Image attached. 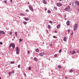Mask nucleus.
Instances as JSON below:
<instances>
[{
    "mask_svg": "<svg viewBox=\"0 0 79 79\" xmlns=\"http://www.w3.org/2000/svg\"><path fill=\"white\" fill-rule=\"evenodd\" d=\"M64 10L66 11H68V12H69L71 11V9H70V6H69L66 8L64 9Z\"/></svg>",
    "mask_w": 79,
    "mask_h": 79,
    "instance_id": "obj_1",
    "label": "nucleus"
},
{
    "mask_svg": "<svg viewBox=\"0 0 79 79\" xmlns=\"http://www.w3.org/2000/svg\"><path fill=\"white\" fill-rule=\"evenodd\" d=\"M11 47H12L13 49H15V44L14 43L11 44L10 45V48H11Z\"/></svg>",
    "mask_w": 79,
    "mask_h": 79,
    "instance_id": "obj_2",
    "label": "nucleus"
},
{
    "mask_svg": "<svg viewBox=\"0 0 79 79\" xmlns=\"http://www.w3.org/2000/svg\"><path fill=\"white\" fill-rule=\"evenodd\" d=\"M16 52V53L17 55L19 53V48L18 47H16L15 48Z\"/></svg>",
    "mask_w": 79,
    "mask_h": 79,
    "instance_id": "obj_3",
    "label": "nucleus"
},
{
    "mask_svg": "<svg viewBox=\"0 0 79 79\" xmlns=\"http://www.w3.org/2000/svg\"><path fill=\"white\" fill-rule=\"evenodd\" d=\"M77 24H76L75 25L74 27V31H76V29H77Z\"/></svg>",
    "mask_w": 79,
    "mask_h": 79,
    "instance_id": "obj_4",
    "label": "nucleus"
},
{
    "mask_svg": "<svg viewBox=\"0 0 79 79\" xmlns=\"http://www.w3.org/2000/svg\"><path fill=\"white\" fill-rule=\"evenodd\" d=\"M56 5L57 6H62V4L60 3H56Z\"/></svg>",
    "mask_w": 79,
    "mask_h": 79,
    "instance_id": "obj_5",
    "label": "nucleus"
},
{
    "mask_svg": "<svg viewBox=\"0 0 79 79\" xmlns=\"http://www.w3.org/2000/svg\"><path fill=\"white\" fill-rule=\"evenodd\" d=\"M76 2H73V6H74V7H75L76 6Z\"/></svg>",
    "mask_w": 79,
    "mask_h": 79,
    "instance_id": "obj_6",
    "label": "nucleus"
},
{
    "mask_svg": "<svg viewBox=\"0 0 79 79\" xmlns=\"http://www.w3.org/2000/svg\"><path fill=\"white\" fill-rule=\"evenodd\" d=\"M29 8L31 11H34V10L33 9V8H32V6H29Z\"/></svg>",
    "mask_w": 79,
    "mask_h": 79,
    "instance_id": "obj_7",
    "label": "nucleus"
},
{
    "mask_svg": "<svg viewBox=\"0 0 79 79\" xmlns=\"http://www.w3.org/2000/svg\"><path fill=\"white\" fill-rule=\"evenodd\" d=\"M44 52H41L39 54V55L40 56H44Z\"/></svg>",
    "mask_w": 79,
    "mask_h": 79,
    "instance_id": "obj_8",
    "label": "nucleus"
},
{
    "mask_svg": "<svg viewBox=\"0 0 79 79\" xmlns=\"http://www.w3.org/2000/svg\"><path fill=\"white\" fill-rule=\"evenodd\" d=\"M60 26H61V24H59L56 27L57 28V29H59V28H60Z\"/></svg>",
    "mask_w": 79,
    "mask_h": 79,
    "instance_id": "obj_9",
    "label": "nucleus"
},
{
    "mask_svg": "<svg viewBox=\"0 0 79 79\" xmlns=\"http://www.w3.org/2000/svg\"><path fill=\"white\" fill-rule=\"evenodd\" d=\"M0 34H5V32L3 31H0Z\"/></svg>",
    "mask_w": 79,
    "mask_h": 79,
    "instance_id": "obj_10",
    "label": "nucleus"
},
{
    "mask_svg": "<svg viewBox=\"0 0 79 79\" xmlns=\"http://www.w3.org/2000/svg\"><path fill=\"white\" fill-rule=\"evenodd\" d=\"M77 4V6H79V2L77 1H75Z\"/></svg>",
    "mask_w": 79,
    "mask_h": 79,
    "instance_id": "obj_11",
    "label": "nucleus"
},
{
    "mask_svg": "<svg viewBox=\"0 0 79 79\" xmlns=\"http://www.w3.org/2000/svg\"><path fill=\"white\" fill-rule=\"evenodd\" d=\"M67 25V26H69V21H68L66 23Z\"/></svg>",
    "mask_w": 79,
    "mask_h": 79,
    "instance_id": "obj_12",
    "label": "nucleus"
},
{
    "mask_svg": "<svg viewBox=\"0 0 79 79\" xmlns=\"http://www.w3.org/2000/svg\"><path fill=\"white\" fill-rule=\"evenodd\" d=\"M20 16H25V15L23 13H20Z\"/></svg>",
    "mask_w": 79,
    "mask_h": 79,
    "instance_id": "obj_13",
    "label": "nucleus"
},
{
    "mask_svg": "<svg viewBox=\"0 0 79 79\" xmlns=\"http://www.w3.org/2000/svg\"><path fill=\"white\" fill-rule=\"evenodd\" d=\"M15 36L16 37H17L18 36V33H17V32L16 31H15Z\"/></svg>",
    "mask_w": 79,
    "mask_h": 79,
    "instance_id": "obj_14",
    "label": "nucleus"
},
{
    "mask_svg": "<svg viewBox=\"0 0 79 79\" xmlns=\"http://www.w3.org/2000/svg\"><path fill=\"white\" fill-rule=\"evenodd\" d=\"M64 41L65 42L66 41V37H64Z\"/></svg>",
    "mask_w": 79,
    "mask_h": 79,
    "instance_id": "obj_15",
    "label": "nucleus"
},
{
    "mask_svg": "<svg viewBox=\"0 0 79 79\" xmlns=\"http://www.w3.org/2000/svg\"><path fill=\"white\" fill-rule=\"evenodd\" d=\"M43 3L44 4H46V3H47V2H45V0H43Z\"/></svg>",
    "mask_w": 79,
    "mask_h": 79,
    "instance_id": "obj_16",
    "label": "nucleus"
},
{
    "mask_svg": "<svg viewBox=\"0 0 79 79\" xmlns=\"http://www.w3.org/2000/svg\"><path fill=\"white\" fill-rule=\"evenodd\" d=\"M24 19L26 21H28L29 20V18H25Z\"/></svg>",
    "mask_w": 79,
    "mask_h": 79,
    "instance_id": "obj_17",
    "label": "nucleus"
},
{
    "mask_svg": "<svg viewBox=\"0 0 79 79\" xmlns=\"http://www.w3.org/2000/svg\"><path fill=\"white\" fill-rule=\"evenodd\" d=\"M15 73V70H12V71L11 72V74H14Z\"/></svg>",
    "mask_w": 79,
    "mask_h": 79,
    "instance_id": "obj_18",
    "label": "nucleus"
},
{
    "mask_svg": "<svg viewBox=\"0 0 79 79\" xmlns=\"http://www.w3.org/2000/svg\"><path fill=\"white\" fill-rule=\"evenodd\" d=\"M35 51L36 52H38L39 51V50L38 49H36Z\"/></svg>",
    "mask_w": 79,
    "mask_h": 79,
    "instance_id": "obj_19",
    "label": "nucleus"
},
{
    "mask_svg": "<svg viewBox=\"0 0 79 79\" xmlns=\"http://www.w3.org/2000/svg\"><path fill=\"white\" fill-rule=\"evenodd\" d=\"M58 68H61L62 67L61 66V65H58Z\"/></svg>",
    "mask_w": 79,
    "mask_h": 79,
    "instance_id": "obj_20",
    "label": "nucleus"
},
{
    "mask_svg": "<svg viewBox=\"0 0 79 79\" xmlns=\"http://www.w3.org/2000/svg\"><path fill=\"white\" fill-rule=\"evenodd\" d=\"M23 23L24 24H27V22L24 21L23 22Z\"/></svg>",
    "mask_w": 79,
    "mask_h": 79,
    "instance_id": "obj_21",
    "label": "nucleus"
},
{
    "mask_svg": "<svg viewBox=\"0 0 79 79\" xmlns=\"http://www.w3.org/2000/svg\"><path fill=\"white\" fill-rule=\"evenodd\" d=\"M48 29H50V28H51V27L50 26V25H48Z\"/></svg>",
    "mask_w": 79,
    "mask_h": 79,
    "instance_id": "obj_22",
    "label": "nucleus"
},
{
    "mask_svg": "<svg viewBox=\"0 0 79 79\" xmlns=\"http://www.w3.org/2000/svg\"><path fill=\"white\" fill-rule=\"evenodd\" d=\"M62 49H60V50L59 51V53H61V52H62Z\"/></svg>",
    "mask_w": 79,
    "mask_h": 79,
    "instance_id": "obj_23",
    "label": "nucleus"
},
{
    "mask_svg": "<svg viewBox=\"0 0 79 79\" xmlns=\"http://www.w3.org/2000/svg\"><path fill=\"white\" fill-rule=\"evenodd\" d=\"M19 41H20V42H22V41H23V40H22V39H21V38H20L19 39Z\"/></svg>",
    "mask_w": 79,
    "mask_h": 79,
    "instance_id": "obj_24",
    "label": "nucleus"
},
{
    "mask_svg": "<svg viewBox=\"0 0 79 79\" xmlns=\"http://www.w3.org/2000/svg\"><path fill=\"white\" fill-rule=\"evenodd\" d=\"M53 38H54V39H56L57 38V37L55 36H53Z\"/></svg>",
    "mask_w": 79,
    "mask_h": 79,
    "instance_id": "obj_25",
    "label": "nucleus"
},
{
    "mask_svg": "<svg viewBox=\"0 0 79 79\" xmlns=\"http://www.w3.org/2000/svg\"><path fill=\"white\" fill-rule=\"evenodd\" d=\"M10 35H12L13 34V32L11 31L10 32Z\"/></svg>",
    "mask_w": 79,
    "mask_h": 79,
    "instance_id": "obj_26",
    "label": "nucleus"
},
{
    "mask_svg": "<svg viewBox=\"0 0 79 79\" xmlns=\"http://www.w3.org/2000/svg\"><path fill=\"white\" fill-rule=\"evenodd\" d=\"M75 53V51H73L72 53V55H74Z\"/></svg>",
    "mask_w": 79,
    "mask_h": 79,
    "instance_id": "obj_27",
    "label": "nucleus"
},
{
    "mask_svg": "<svg viewBox=\"0 0 79 79\" xmlns=\"http://www.w3.org/2000/svg\"><path fill=\"white\" fill-rule=\"evenodd\" d=\"M10 63L11 64H14V63H15V62L14 61H11Z\"/></svg>",
    "mask_w": 79,
    "mask_h": 79,
    "instance_id": "obj_28",
    "label": "nucleus"
},
{
    "mask_svg": "<svg viewBox=\"0 0 79 79\" xmlns=\"http://www.w3.org/2000/svg\"><path fill=\"white\" fill-rule=\"evenodd\" d=\"M68 33H69V32H70V29H68Z\"/></svg>",
    "mask_w": 79,
    "mask_h": 79,
    "instance_id": "obj_29",
    "label": "nucleus"
},
{
    "mask_svg": "<svg viewBox=\"0 0 79 79\" xmlns=\"http://www.w3.org/2000/svg\"><path fill=\"white\" fill-rule=\"evenodd\" d=\"M70 73H73V70H70Z\"/></svg>",
    "mask_w": 79,
    "mask_h": 79,
    "instance_id": "obj_30",
    "label": "nucleus"
},
{
    "mask_svg": "<svg viewBox=\"0 0 79 79\" xmlns=\"http://www.w3.org/2000/svg\"><path fill=\"white\" fill-rule=\"evenodd\" d=\"M73 34H74V33H73V31H72L71 34V35H73Z\"/></svg>",
    "mask_w": 79,
    "mask_h": 79,
    "instance_id": "obj_31",
    "label": "nucleus"
},
{
    "mask_svg": "<svg viewBox=\"0 0 79 79\" xmlns=\"http://www.w3.org/2000/svg\"><path fill=\"white\" fill-rule=\"evenodd\" d=\"M34 60H35V61H37V58H35V57L34 58Z\"/></svg>",
    "mask_w": 79,
    "mask_h": 79,
    "instance_id": "obj_32",
    "label": "nucleus"
},
{
    "mask_svg": "<svg viewBox=\"0 0 79 79\" xmlns=\"http://www.w3.org/2000/svg\"><path fill=\"white\" fill-rule=\"evenodd\" d=\"M50 12L51 13V11H50V10H48V13H50Z\"/></svg>",
    "mask_w": 79,
    "mask_h": 79,
    "instance_id": "obj_33",
    "label": "nucleus"
},
{
    "mask_svg": "<svg viewBox=\"0 0 79 79\" xmlns=\"http://www.w3.org/2000/svg\"><path fill=\"white\" fill-rule=\"evenodd\" d=\"M49 23H50L51 24H52V23H53V22H52V21H49Z\"/></svg>",
    "mask_w": 79,
    "mask_h": 79,
    "instance_id": "obj_34",
    "label": "nucleus"
},
{
    "mask_svg": "<svg viewBox=\"0 0 79 79\" xmlns=\"http://www.w3.org/2000/svg\"><path fill=\"white\" fill-rule=\"evenodd\" d=\"M28 69H29V70L30 71H31V67H29L28 68Z\"/></svg>",
    "mask_w": 79,
    "mask_h": 79,
    "instance_id": "obj_35",
    "label": "nucleus"
},
{
    "mask_svg": "<svg viewBox=\"0 0 79 79\" xmlns=\"http://www.w3.org/2000/svg\"><path fill=\"white\" fill-rule=\"evenodd\" d=\"M54 56V57H56V56H57V54H55Z\"/></svg>",
    "mask_w": 79,
    "mask_h": 79,
    "instance_id": "obj_36",
    "label": "nucleus"
},
{
    "mask_svg": "<svg viewBox=\"0 0 79 79\" xmlns=\"http://www.w3.org/2000/svg\"><path fill=\"white\" fill-rule=\"evenodd\" d=\"M54 8L55 10H57V7H54Z\"/></svg>",
    "mask_w": 79,
    "mask_h": 79,
    "instance_id": "obj_37",
    "label": "nucleus"
},
{
    "mask_svg": "<svg viewBox=\"0 0 79 79\" xmlns=\"http://www.w3.org/2000/svg\"><path fill=\"white\" fill-rule=\"evenodd\" d=\"M10 74H11V72H9L8 73V74L9 75V76H10Z\"/></svg>",
    "mask_w": 79,
    "mask_h": 79,
    "instance_id": "obj_38",
    "label": "nucleus"
},
{
    "mask_svg": "<svg viewBox=\"0 0 79 79\" xmlns=\"http://www.w3.org/2000/svg\"><path fill=\"white\" fill-rule=\"evenodd\" d=\"M26 12H29V10L28 9H27L26 10Z\"/></svg>",
    "mask_w": 79,
    "mask_h": 79,
    "instance_id": "obj_39",
    "label": "nucleus"
},
{
    "mask_svg": "<svg viewBox=\"0 0 79 79\" xmlns=\"http://www.w3.org/2000/svg\"><path fill=\"white\" fill-rule=\"evenodd\" d=\"M18 67L19 68H20V65H19L18 66Z\"/></svg>",
    "mask_w": 79,
    "mask_h": 79,
    "instance_id": "obj_40",
    "label": "nucleus"
},
{
    "mask_svg": "<svg viewBox=\"0 0 79 79\" xmlns=\"http://www.w3.org/2000/svg\"><path fill=\"white\" fill-rule=\"evenodd\" d=\"M2 42H0V44L2 45Z\"/></svg>",
    "mask_w": 79,
    "mask_h": 79,
    "instance_id": "obj_41",
    "label": "nucleus"
},
{
    "mask_svg": "<svg viewBox=\"0 0 79 79\" xmlns=\"http://www.w3.org/2000/svg\"><path fill=\"white\" fill-rule=\"evenodd\" d=\"M27 52H28V54H29V53H30V51H28Z\"/></svg>",
    "mask_w": 79,
    "mask_h": 79,
    "instance_id": "obj_42",
    "label": "nucleus"
},
{
    "mask_svg": "<svg viewBox=\"0 0 79 79\" xmlns=\"http://www.w3.org/2000/svg\"><path fill=\"white\" fill-rule=\"evenodd\" d=\"M23 74H24V76H25V77H26V73H24Z\"/></svg>",
    "mask_w": 79,
    "mask_h": 79,
    "instance_id": "obj_43",
    "label": "nucleus"
},
{
    "mask_svg": "<svg viewBox=\"0 0 79 79\" xmlns=\"http://www.w3.org/2000/svg\"><path fill=\"white\" fill-rule=\"evenodd\" d=\"M50 46H51V47H52V46H53V44H50Z\"/></svg>",
    "mask_w": 79,
    "mask_h": 79,
    "instance_id": "obj_44",
    "label": "nucleus"
},
{
    "mask_svg": "<svg viewBox=\"0 0 79 79\" xmlns=\"http://www.w3.org/2000/svg\"><path fill=\"white\" fill-rule=\"evenodd\" d=\"M4 3H6V1H4Z\"/></svg>",
    "mask_w": 79,
    "mask_h": 79,
    "instance_id": "obj_45",
    "label": "nucleus"
},
{
    "mask_svg": "<svg viewBox=\"0 0 79 79\" xmlns=\"http://www.w3.org/2000/svg\"><path fill=\"white\" fill-rule=\"evenodd\" d=\"M65 78L66 79H67V76H66L65 77Z\"/></svg>",
    "mask_w": 79,
    "mask_h": 79,
    "instance_id": "obj_46",
    "label": "nucleus"
},
{
    "mask_svg": "<svg viewBox=\"0 0 79 79\" xmlns=\"http://www.w3.org/2000/svg\"><path fill=\"white\" fill-rule=\"evenodd\" d=\"M55 33H56L57 32V31H55Z\"/></svg>",
    "mask_w": 79,
    "mask_h": 79,
    "instance_id": "obj_47",
    "label": "nucleus"
},
{
    "mask_svg": "<svg viewBox=\"0 0 79 79\" xmlns=\"http://www.w3.org/2000/svg\"><path fill=\"white\" fill-rule=\"evenodd\" d=\"M77 53H79V51H77Z\"/></svg>",
    "mask_w": 79,
    "mask_h": 79,
    "instance_id": "obj_48",
    "label": "nucleus"
},
{
    "mask_svg": "<svg viewBox=\"0 0 79 79\" xmlns=\"http://www.w3.org/2000/svg\"><path fill=\"white\" fill-rule=\"evenodd\" d=\"M27 3V4H28V5H29V2H28Z\"/></svg>",
    "mask_w": 79,
    "mask_h": 79,
    "instance_id": "obj_49",
    "label": "nucleus"
},
{
    "mask_svg": "<svg viewBox=\"0 0 79 79\" xmlns=\"http://www.w3.org/2000/svg\"><path fill=\"white\" fill-rule=\"evenodd\" d=\"M46 31H47V32L48 33V31L47 30Z\"/></svg>",
    "mask_w": 79,
    "mask_h": 79,
    "instance_id": "obj_50",
    "label": "nucleus"
},
{
    "mask_svg": "<svg viewBox=\"0 0 79 79\" xmlns=\"http://www.w3.org/2000/svg\"><path fill=\"white\" fill-rule=\"evenodd\" d=\"M59 1H60V2H61V1H62V0H59Z\"/></svg>",
    "mask_w": 79,
    "mask_h": 79,
    "instance_id": "obj_51",
    "label": "nucleus"
},
{
    "mask_svg": "<svg viewBox=\"0 0 79 79\" xmlns=\"http://www.w3.org/2000/svg\"><path fill=\"white\" fill-rule=\"evenodd\" d=\"M45 10H47V9L46 8L45 9Z\"/></svg>",
    "mask_w": 79,
    "mask_h": 79,
    "instance_id": "obj_52",
    "label": "nucleus"
},
{
    "mask_svg": "<svg viewBox=\"0 0 79 79\" xmlns=\"http://www.w3.org/2000/svg\"><path fill=\"white\" fill-rule=\"evenodd\" d=\"M64 19H65V20H66V18H65Z\"/></svg>",
    "mask_w": 79,
    "mask_h": 79,
    "instance_id": "obj_53",
    "label": "nucleus"
},
{
    "mask_svg": "<svg viewBox=\"0 0 79 79\" xmlns=\"http://www.w3.org/2000/svg\"><path fill=\"white\" fill-rule=\"evenodd\" d=\"M10 1L11 2H12V0H10Z\"/></svg>",
    "mask_w": 79,
    "mask_h": 79,
    "instance_id": "obj_54",
    "label": "nucleus"
},
{
    "mask_svg": "<svg viewBox=\"0 0 79 79\" xmlns=\"http://www.w3.org/2000/svg\"><path fill=\"white\" fill-rule=\"evenodd\" d=\"M1 35H2V34H0V36H1Z\"/></svg>",
    "mask_w": 79,
    "mask_h": 79,
    "instance_id": "obj_55",
    "label": "nucleus"
},
{
    "mask_svg": "<svg viewBox=\"0 0 79 79\" xmlns=\"http://www.w3.org/2000/svg\"><path fill=\"white\" fill-rule=\"evenodd\" d=\"M0 79H2V78L1 77H0Z\"/></svg>",
    "mask_w": 79,
    "mask_h": 79,
    "instance_id": "obj_56",
    "label": "nucleus"
},
{
    "mask_svg": "<svg viewBox=\"0 0 79 79\" xmlns=\"http://www.w3.org/2000/svg\"><path fill=\"white\" fill-rule=\"evenodd\" d=\"M55 23H56L55 22H53L54 24H55Z\"/></svg>",
    "mask_w": 79,
    "mask_h": 79,
    "instance_id": "obj_57",
    "label": "nucleus"
},
{
    "mask_svg": "<svg viewBox=\"0 0 79 79\" xmlns=\"http://www.w3.org/2000/svg\"><path fill=\"white\" fill-rule=\"evenodd\" d=\"M12 40H14V39H12Z\"/></svg>",
    "mask_w": 79,
    "mask_h": 79,
    "instance_id": "obj_58",
    "label": "nucleus"
},
{
    "mask_svg": "<svg viewBox=\"0 0 79 79\" xmlns=\"http://www.w3.org/2000/svg\"><path fill=\"white\" fill-rule=\"evenodd\" d=\"M70 5H71V3L70 4Z\"/></svg>",
    "mask_w": 79,
    "mask_h": 79,
    "instance_id": "obj_59",
    "label": "nucleus"
},
{
    "mask_svg": "<svg viewBox=\"0 0 79 79\" xmlns=\"http://www.w3.org/2000/svg\"><path fill=\"white\" fill-rule=\"evenodd\" d=\"M78 11H79V9H78Z\"/></svg>",
    "mask_w": 79,
    "mask_h": 79,
    "instance_id": "obj_60",
    "label": "nucleus"
},
{
    "mask_svg": "<svg viewBox=\"0 0 79 79\" xmlns=\"http://www.w3.org/2000/svg\"><path fill=\"white\" fill-rule=\"evenodd\" d=\"M66 15H65L64 17H66Z\"/></svg>",
    "mask_w": 79,
    "mask_h": 79,
    "instance_id": "obj_61",
    "label": "nucleus"
},
{
    "mask_svg": "<svg viewBox=\"0 0 79 79\" xmlns=\"http://www.w3.org/2000/svg\"><path fill=\"white\" fill-rule=\"evenodd\" d=\"M59 15V16H60L61 15H60L59 14H58Z\"/></svg>",
    "mask_w": 79,
    "mask_h": 79,
    "instance_id": "obj_62",
    "label": "nucleus"
},
{
    "mask_svg": "<svg viewBox=\"0 0 79 79\" xmlns=\"http://www.w3.org/2000/svg\"><path fill=\"white\" fill-rule=\"evenodd\" d=\"M13 38H15V37H13Z\"/></svg>",
    "mask_w": 79,
    "mask_h": 79,
    "instance_id": "obj_63",
    "label": "nucleus"
},
{
    "mask_svg": "<svg viewBox=\"0 0 79 79\" xmlns=\"http://www.w3.org/2000/svg\"><path fill=\"white\" fill-rule=\"evenodd\" d=\"M28 36H29V34L28 35Z\"/></svg>",
    "mask_w": 79,
    "mask_h": 79,
    "instance_id": "obj_64",
    "label": "nucleus"
}]
</instances>
